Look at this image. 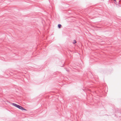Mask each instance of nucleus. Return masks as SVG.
I'll use <instances>...</instances> for the list:
<instances>
[{
    "label": "nucleus",
    "instance_id": "nucleus-1",
    "mask_svg": "<svg viewBox=\"0 0 121 121\" xmlns=\"http://www.w3.org/2000/svg\"><path fill=\"white\" fill-rule=\"evenodd\" d=\"M12 105L14 106L17 108H19V109L22 110H24L26 111V110L24 108H23L22 106L18 105L16 104H14V103H13L12 104Z\"/></svg>",
    "mask_w": 121,
    "mask_h": 121
},
{
    "label": "nucleus",
    "instance_id": "nucleus-2",
    "mask_svg": "<svg viewBox=\"0 0 121 121\" xmlns=\"http://www.w3.org/2000/svg\"><path fill=\"white\" fill-rule=\"evenodd\" d=\"M61 25L60 24H59L58 25V26L59 28H60L61 26Z\"/></svg>",
    "mask_w": 121,
    "mask_h": 121
},
{
    "label": "nucleus",
    "instance_id": "nucleus-3",
    "mask_svg": "<svg viewBox=\"0 0 121 121\" xmlns=\"http://www.w3.org/2000/svg\"><path fill=\"white\" fill-rule=\"evenodd\" d=\"M76 43V41L75 40H74L73 41V43L74 44V43Z\"/></svg>",
    "mask_w": 121,
    "mask_h": 121
}]
</instances>
